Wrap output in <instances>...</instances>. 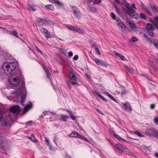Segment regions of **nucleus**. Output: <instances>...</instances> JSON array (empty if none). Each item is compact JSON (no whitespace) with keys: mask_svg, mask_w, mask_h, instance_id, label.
I'll use <instances>...</instances> for the list:
<instances>
[{"mask_svg":"<svg viewBox=\"0 0 158 158\" xmlns=\"http://www.w3.org/2000/svg\"><path fill=\"white\" fill-rule=\"evenodd\" d=\"M154 122L156 125H158V117H156L154 119Z\"/></svg>","mask_w":158,"mask_h":158,"instance_id":"obj_40","label":"nucleus"},{"mask_svg":"<svg viewBox=\"0 0 158 158\" xmlns=\"http://www.w3.org/2000/svg\"><path fill=\"white\" fill-rule=\"evenodd\" d=\"M150 65L153 67L154 68H155L156 66V63L155 62L153 61L152 60H150L149 63Z\"/></svg>","mask_w":158,"mask_h":158,"instance_id":"obj_23","label":"nucleus"},{"mask_svg":"<svg viewBox=\"0 0 158 158\" xmlns=\"http://www.w3.org/2000/svg\"><path fill=\"white\" fill-rule=\"evenodd\" d=\"M44 139H45V142L48 145H50V143L49 140L46 137H45Z\"/></svg>","mask_w":158,"mask_h":158,"instance_id":"obj_50","label":"nucleus"},{"mask_svg":"<svg viewBox=\"0 0 158 158\" xmlns=\"http://www.w3.org/2000/svg\"><path fill=\"white\" fill-rule=\"evenodd\" d=\"M154 46L158 49V41L157 40H154L153 43Z\"/></svg>","mask_w":158,"mask_h":158,"instance_id":"obj_42","label":"nucleus"},{"mask_svg":"<svg viewBox=\"0 0 158 158\" xmlns=\"http://www.w3.org/2000/svg\"><path fill=\"white\" fill-rule=\"evenodd\" d=\"M118 27L121 30H122L125 27L124 25L123 22L120 23V24H118Z\"/></svg>","mask_w":158,"mask_h":158,"instance_id":"obj_32","label":"nucleus"},{"mask_svg":"<svg viewBox=\"0 0 158 158\" xmlns=\"http://www.w3.org/2000/svg\"><path fill=\"white\" fill-rule=\"evenodd\" d=\"M76 32L78 33L81 34H84L85 33V31L82 29H80L77 27Z\"/></svg>","mask_w":158,"mask_h":158,"instance_id":"obj_26","label":"nucleus"},{"mask_svg":"<svg viewBox=\"0 0 158 158\" xmlns=\"http://www.w3.org/2000/svg\"><path fill=\"white\" fill-rule=\"evenodd\" d=\"M20 78L19 76L11 75L9 77V82L11 85L17 86L19 83Z\"/></svg>","mask_w":158,"mask_h":158,"instance_id":"obj_4","label":"nucleus"},{"mask_svg":"<svg viewBox=\"0 0 158 158\" xmlns=\"http://www.w3.org/2000/svg\"><path fill=\"white\" fill-rule=\"evenodd\" d=\"M154 136L158 139V132L156 131Z\"/></svg>","mask_w":158,"mask_h":158,"instance_id":"obj_61","label":"nucleus"},{"mask_svg":"<svg viewBox=\"0 0 158 158\" xmlns=\"http://www.w3.org/2000/svg\"><path fill=\"white\" fill-rule=\"evenodd\" d=\"M146 28L147 33L151 36L153 37L154 35L153 31L155 30L153 26L150 23H148Z\"/></svg>","mask_w":158,"mask_h":158,"instance_id":"obj_6","label":"nucleus"},{"mask_svg":"<svg viewBox=\"0 0 158 158\" xmlns=\"http://www.w3.org/2000/svg\"><path fill=\"white\" fill-rule=\"evenodd\" d=\"M7 34L11 35H12L16 37L19 38L18 36V33L15 30H13L12 31H9L7 32Z\"/></svg>","mask_w":158,"mask_h":158,"instance_id":"obj_19","label":"nucleus"},{"mask_svg":"<svg viewBox=\"0 0 158 158\" xmlns=\"http://www.w3.org/2000/svg\"><path fill=\"white\" fill-rule=\"evenodd\" d=\"M71 115V119L73 120H74L75 119V117L73 115V113Z\"/></svg>","mask_w":158,"mask_h":158,"instance_id":"obj_55","label":"nucleus"},{"mask_svg":"<svg viewBox=\"0 0 158 158\" xmlns=\"http://www.w3.org/2000/svg\"><path fill=\"white\" fill-rule=\"evenodd\" d=\"M109 143L113 147L115 150H117L120 153L123 152L124 146L122 145L121 144L118 143L114 144L110 141H109Z\"/></svg>","mask_w":158,"mask_h":158,"instance_id":"obj_7","label":"nucleus"},{"mask_svg":"<svg viewBox=\"0 0 158 158\" xmlns=\"http://www.w3.org/2000/svg\"><path fill=\"white\" fill-rule=\"evenodd\" d=\"M42 29L43 32L45 34V37L46 39L51 38L50 35L46 29L42 28Z\"/></svg>","mask_w":158,"mask_h":158,"instance_id":"obj_16","label":"nucleus"},{"mask_svg":"<svg viewBox=\"0 0 158 158\" xmlns=\"http://www.w3.org/2000/svg\"><path fill=\"white\" fill-rule=\"evenodd\" d=\"M122 107L126 111L130 112L132 110L130 105L128 102L122 103Z\"/></svg>","mask_w":158,"mask_h":158,"instance_id":"obj_10","label":"nucleus"},{"mask_svg":"<svg viewBox=\"0 0 158 158\" xmlns=\"http://www.w3.org/2000/svg\"><path fill=\"white\" fill-rule=\"evenodd\" d=\"M151 7L153 11L155 12H158V7L155 4L152 5Z\"/></svg>","mask_w":158,"mask_h":158,"instance_id":"obj_22","label":"nucleus"},{"mask_svg":"<svg viewBox=\"0 0 158 158\" xmlns=\"http://www.w3.org/2000/svg\"><path fill=\"white\" fill-rule=\"evenodd\" d=\"M152 23L155 27L158 30V16L153 17Z\"/></svg>","mask_w":158,"mask_h":158,"instance_id":"obj_15","label":"nucleus"},{"mask_svg":"<svg viewBox=\"0 0 158 158\" xmlns=\"http://www.w3.org/2000/svg\"><path fill=\"white\" fill-rule=\"evenodd\" d=\"M95 63L101 65L103 66L107 67V64L99 59L95 58L93 59Z\"/></svg>","mask_w":158,"mask_h":158,"instance_id":"obj_13","label":"nucleus"},{"mask_svg":"<svg viewBox=\"0 0 158 158\" xmlns=\"http://www.w3.org/2000/svg\"><path fill=\"white\" fill-rule=\"evenodd\" d=\"M110 16L113 19L116 20V23L117 25L122 22L120 19L118 17H116L113 12H112L111 13Z\"/></svg>","mask_w":158,"mask_h":158,"instance_id":"obj_12","label":"nucleus"},{"mask_svg":"<svg viewBox=\"0 0 158 158\" xmlns=\"http://www.w3.org/2000/svg\"><path fill=\"white\" fill-rule=\"evenodd\" d=\"M88 9L90 11L93 12H95L97 11L95 7L89 6V7Z\"/></svg>","mask_w":158,"mask_h":158,"instance_id":"obj_31","label":"nucleus"},{"mask_svg":"<svg viewBox=\"0 0 158 158\" xmlns=\"http://www.w3.org/2000/svg\"><path fill=\"white\" fill-rule=\"evenodd\" d=\"M154 156H155L157 158H158V152L155 153Z\"/></svg>","mask_w":158,"mask_h":158,"instance_id":"obj_64","label":"nucleus"},{"mask_svg":"<svg viewBox=\"0 0 158 158\" xmlns=\"http://www.w3.org/2000/svg\"><path fill=\"white\" fill-rule=\"evenodd\" d=\"M69 77L72 80L70 81V82L73 85H78V84L77 83V77L73 73L72 71H69Z\"/></svg>","mask_w":158,"mask_h":158,"instance_id":"obj_5","label":"nucleus"},{"mask_svg":"<svg viewBox=\"0 0 158 158\" xmlns=\"http://www.w3.org/2000/svg\"><path fill=\"white\" fill-rule=\"evenodd\" d=\"M113 53L115 55L117 56H119L122 60L124 61L126 60L124 56L122 54H121L115 51L113 52Z\"/></svg>","mask_w":158,"mask_h":158,"instance_id":"obj_18","label":"nucleus"},{"mask_svg":"<svg viewBox=\"0 0 158 158\" xmlns=\"http://www.w3.org/2000/svg\"><path fill=\"white\" fill-rule=\"evenodd\" d=\"M17 64V61L5 62L2 66V69L5 73L9 75L15 70Z\"/></svg>","mask_w":158,"mask_h":158,"instance_id":"obj_2","label":"nucleus"},{"mask_svg":"<svg viewBox=\"0 0 158 158\" xmlns=\"http://www.w3.org/2000/svg\"><path fill=\"white\" fill-rule=\"evenodd\" d=\"M35 48H36V50L38 52L40 53L41 54H42V51L40 49L36 46H35Z\"/></svg>","mask_w":158,"mask_h":158,"instance_id":"obj_51","label":"nucleus"},{"mask_svg":"<svg viewBox=\"0 0 158 158\" xmlns=\"http://www.w3.org/2000/svg\"><path fill=\"white\" fill-rule=\"evenodd\" d=\"M144 10L148 14L151 15V13L150 12L148 8H147L146 7H145L144 8Z\"/></svg>","mask_w":158,"mask_h":158,"instance_id":"obj_53","label":"nucleus"},{"mask_svg":"<svg viewBox=\"0 0 158 158\" xmlns=\"http://www.w3.org/2000/svg\"><path fill=\"white\" fill-rule=\"evenodd\" d=\"M80 139H83L87 142L88 141V139H87L85 137H83L81 135V137H80Z\"/></svg>","mask_w":158,"mask_h":158,"instance_id":"obj_52","label":"nucleus"},{"mask_svg":"<svg viewBox=\"0 0 158 158\" xmlns=\"http://www.w3.org/2000/svg\"><path fill=\"white\" fill-rule=\"evenodd\" d=\"M81 135L79 134L77 132L74 131L71 132L69 135H68L69 136L71 137L78 138L80 139L81 137Z\"/></svg>","mask_w":158,"mask_h":158,"instance_id":"obj_14","label":"nucleus"},{"mask_svg":"<svg viewBox=\"0 0 158 158\" xmlns=\"http://www.w3.org/2000/svg\"><path fill=\"white\" fill-rule=\"evenodd\" d=\"M155 106V105L153 104H151L150 106V108L151 109H153L154 108Z\"/></svg>","mask_w":158,"mask_h":158,"instance_id":"obj_63","label":"nucleus"},{"mask_svg":"<svg viewBox=\"0 0 158 158\" xmlns=\"http://www.w3.org/2000/svg\"><path fill=\"white\" fill-rule=\"evenodd\" d=\"M52 3H54L59 6L60 7H62L63 6V5L62 3L59 2L57 0H49Z\"/></svg>","mask_w":158,"mask_h":158,"instance_id":"obj_20","label":"nucleus"},{"mask_svg":"<svg viewBox=\"0 0 158 158\" xmlns=\"http://www.w3.org/2000/svg\"><path fill=\"white\" fill-rule=\"evenodd\" d=\"M95 49L98 54H100V52L98 47L95 46Z\"/></svg>","mask_w":158,"mask_h":158,"instance_id":"obj_48","label":"nucleus"},{"mask_svg":"<svg viewBox=\"0 0 158 158\" xmlns=\"http://www.w3.org/2000/svg\"><path fill=\"white\" fill-rule=\"evenodd\" d=\"M72 8V11L75 14V17L80 19L81 17V14L79 10L76 7L71 6Z\"/></svg>","mask_w":158,"mask_h":158,"instance_id":"obj_8","label":"nucleus"},{"mask_svg":"<svg viewBox=\"0 0 158 158\" xmlns=\"http://www.w3.org/2000/svg\"><path fill=\"white\" fill-rule=\"evenodd\" d=\"M10 111L14 113L18 114L20 111V108L18 106H12L10 109Z\"/></svg>","mask_w":158,"mask_h":158,"instance_id":"obj_9","label":"nucleus"},{"mask_svg":"<svg viewBox=\"0 0 158 158\" xmlns=\"http://www.w3.org/2000/svg\"><path fill=\"white\" fill-rule=\"evenodd\" d=\"M45 8L47 9L51 10H53L54 8L53 6L51 4L46 5L45 6Z\"/></svg>","mask_w":158,"mask_h":158,"instance_id":"obj_30","label":"nucleus"},{"mask_svg":"<svg viewBox=\"0 0 158 158\" xmlns=\"http://www.w3.org/2000/svg\"><path fill=\"white\" fill-rule=\"evenodd\" d=\"M123 4L128 9H123V12L124 14L127 16H130L132 18L137 19L138 17V14L136 12H134L132 11L131 7L130 6V4L126 1V0H123Z\"/></svg>","mask_w":158,"mask_h":158,"instance_id":"obj_3","label":"nucleus"},{"mask_svg":"<svg viewBox=\"0 0 158 158\" xmlns=\"http://www.w3.org/2000/svg\"><path fill=\"white\" fill-rule=\"evenodd\" d=\"M3 117L2 116V114L0 113V122L2 121Z\"/></svg>","mask_w":158,"mask_h":158,"instance_id":"obj_58","label":"nucleus"},{"mask_svg":"<svg viewBox=\"0 0 158 158\" xmlns=\"http://www.w3.org/2000/svg\"><path fill=\"white\" fill-rule=\"evenodd\" d=\"M109 131L110 134L112 135H113L114 136V135L115 134L114 131L110 129Z\"/></svg>","mask_w":158,"mask_h":158,"instance_id":"obj_45","label":"nucleus"},{"mask_svg":"<svg viewBox=\"0 0 158 158\" xmlns=\"http://www.w3.org/2000/svg\"><path fill=\"white\" fill-rule=\"evenodd\" d=\"M60 117L61 120L64 122L66 121L69 118L68 116L64 115H61Z\"/></svg>","mask_w":158,"mask_h":158,"instance_id":"obj_25","label":"nucleus"},{"mask_svg":"<svg viewBox=\"0 0 158 158\" xmlns=\"http://www.w3.org/2000/svg\"><path fill=\"white\" fill-rule=\"evenodd\" d=\"M126 93V90L125 89H123L121 91V94L122 95H123Z\"/></svg>","mask_w":158,"mask_h":158,"instance_id":"obj_62","label":"nucleus"},{"mask_svg":"<svg viewBox=\"0 0 158 158\" xmlns=\"http://www.w3.org/2000/svg\"><path fill=\"white\" fill-rule=\"evenodd\" d=\"M73 53L72 51H70L68 52V56L69 57H71L73 56Z\"/></svg>","mask_w":158,"mask_h":158,"instance_id":"obj_54","label":"nucleus"},{"mask_svg":"<svg viewBox=\"0 0 158 158\" xmlns=\"http://www.w3.org/2000/svg\"><path fill=\"white\" fill-rule=\"evenodd\" d=\"M32 106V104L30 103L29 104L27 105L24 107V110H28L31 108Z\"/></svg>","mask_w":158,"mask_h":158,"instance_id":"obj_36","label":"nucleus"},{"mask_svg":"<svg viewBox=\"0 0 158 158\" xmlns=\"http://www.w3.org/2000/svg\"><path fill=\"white\" fill-rule=\"evenodd\" d=\"M29 139L34 142L36 143L38 142V140L34 135L30 136L29 137Z\"/></svg>","mask_w":158,"mask_h":158,"instance_id":"obj_28","label":"nucleus"},{"mask_svg":"<svg viewBox=\"0 0 158 158\" xmlns=\"http://www.w3.org/2000/svg\"><path fill=\"white\" fill-rule=\"evenodd\" d=\"M104 94L113 101L117 103H118V102L116 100V99L114 98V97L107 92L106 91L104 92Z\"/></svg>","mask_w":158,"mask_h":158,"instance_id":"obj_21","label":"nucleus"},{"mask_svg":"<svg viewBox=\"0 0 158 158\" xmlns=\"http://www.w3.org/2000/svg\"><path fill=\"white\" fill-rule=\"evenodd\" d=\"M78 56L77 55H75L73 57V59L74 60H77L78 59Z\"/></svg>","mask_w":158,"mask_h":158,"instance_id":"obj_57","label":"nucleus"},{"mask_svg":"<svg viewBox=\"0 0 158 158\" xmlns=\"http://www.w3.org/2000/svg\"><path fill=\"white\" fill-rule=\"evenodd\" d=\"M143 35L144 37L146 39V40H149V39L146 34H144Z\"/></svg>","mask_w":158,"mask_h":158,"instance_id":"obj_59","label":"nucleus"},{"mask_svg":"<svg viewBox=\"0 0 158 158\" xmlns=\"http://www.w3.org/2000/svg\"><path fill=\"white\" fill-rule=\"evenodd\" d=\"M32 123V121H29L28 122H27L26 123V124L27 126H30L31 125V123Z\"/></svg>","mask_w":158,"mask_h":158,"instance_id":"obj_56","label":"nucleus"},{"mask_svg":"<svg viewBox=\"0 0 158 158\" xmlns=\"http://www.w3.org/2000/svg\"><path fill=\"white\" fill-rule=\"evenodd\" d=\"M123 152H124L127 154H130L131 153L130 150L125 147L123 148Z\"/></svg>","mask_w":158,"mask_h":158,"instance_id":"obj_34","label":"nucleus"},{"mask_svg":"<svg viewBox=\"0 0 158 158\" xmlns=\"http://www.w3.org/2000/svg\"><path fill=\"white\" fill-rule=\"evenodd\" d=\"M130 6L131 7V8L130 9H131L132 11H133V12H135V10H134V9H136V8L135 7V4H134V3H132L131 4V6L130 5Z\"/></svg>","mask_w":158,"mask_h":158,"instance_id":"obj_37","label":"nucleus"},{"mask_svg":"<svg viewBox=\"0 0 158 158\" xmlns=\"http://www.w3.org/2000/svg\"><path fill=\"white\" fill-rule=\"evenodd\" d=\"M46 73L47 74V77L48 78H50L51 77V75L50 73H49V72H48V70H46Z\"/></svg>","mask_w":158,"mask_h":158,"instance_id":"obj_47","label":"nucleus"},{"mask_svg":"<svg viewBox=\"0 0 158 158\" xmlns=\"http://www.w3.org/2000/svg\"><path fill=\"white\" fill-rule=\"evenodd\" d=\"M99 97L102 100L106 102L107 101L106 99L104 98L102 96V95H99Z\"/></svg>","mask_w":158,"mask_h":158,"instance_id":"obj_49","label":"nucleus"},{"mask_svg":"<svg viewBox=\"0 0 158 158\" xmlns=\"http://www.w3.org/2000/svg\"><path fill=\"white\" fill-rule=\"evenodd\" d=\"M32 106V104L30 103L29 104L27 105L24 107V110H28L31 108Z\"/></svg>","mask_w":158,"mask_h":158,"instance_id":"obj_35","label":"nucleus"},{"mask_svg":"<svg viewBox=\"0 0 158 158\" xmlns=\"http://www.w3.org/2000/svg\"><path fill=\"white\" fill-rule=\"evenodd\" d=\"M114 136L117 139L119 140V141H125V142L126 141L125 140H124V139L121 138V137H120L117 134H115L114 135Z\"/></svg>","mask_w":158,"mask_h":158,"instance_id":"obj_24","label":"nucleus"},{"mask_svg":"<svg viewBox=\"0 0 158 158\" xmlns=\"http://www.w3.org/2000/svg\"><path fill=\"white\" fill-rule=\"evenodd\" d=\"M156 131L153 129H149L145 132V134L146 136L148 137H152V136H155Z\"/></svg>","mask_w":158,"mask_h":158,"instance_id":"obj_11","label":"nucleus"},{"mask_svg":"<svg viewBox=\"0 0 158 158\" xmlns=\"http://www.w3.org/2000/svg\"><path fill=\"white\" fill-rule=\"evenodd\" d=\"M66 26L67 28H68L69 30L76 32L77 27L75 26L72 25H66Z\"/></svg>","mask_w":158,"mask_h":158,"instance_id":"obj_17","label":"nucleus"},{"mask_svg":"<svg viewBox=\"0 0 158 158\" xmlns=\"http://www.w3.org/2000/svg\"><path fill=\"white\" fill-rule=\"evenodd\" d=\"M129 24L130 26L132 28L134 29L136 28L135 25L134 23H131L130 21H129Z\"/></svg>","mask_w":158,"mask_h":158,"instance_id":"obj_43","label":"nucleus"},{"mask_svg":"<svg viewBox=\"0 0 158 158\" xmlns=\"http://www.w3.org/2000/svg\"><path fill=\"white\" fill-rule=\"evenodd\" d=\"M44 18H38L37 19V22L40 23H42L43 24Z\"/></svg>","mask_w":158,"mask_h":158,"instance_id":"obj_39","label":"nucleus"},{"mask_svg":"<svg viewBox=\"0 0 158 158\" xmlns=\"http://www.w3.org/2000/svg\"><path fill=\"white\" fill-rule=\"evenodd\" d=\"M139 137H143V135L141 134V133L138 131H135L134 132Z\"/></svg>","mask_w":158,"mask_h":158,"instance_id":"obj_41","label":"nucleus"},{"mask_svg":"<svg viewBox=\"0 0 158 158\" xmlns=\"http://www.w3.org/2000/svg\"><path fill=\"white\" fill-rule=\"evenodd\" d=\"M139 17L140 19H146V17L145 15L143 13H141L139 15Z\"/></svg>","mask_w":158,"mask_h":158,"instance_id":"obj_38","label":"nucleus"},{"mask_svg":"<svg viewBox=\"0 0 158 158\" xmlns=\"http://www.w3.org/2000/svg\"><path fill=\"white\" fill-rule=\"evenodd\" d=\"M137 40V39L135 37L133 36L132 38L129 40V43H131L135 42Z\"/></svg>","mask_w":158,"mask_h":158,"instance_id":"obj_29","label":"nucleus"},{"mask_svg":"<svg viewBox=\"0 0 158 158\" xmlns=\"http://www.w3.org/2000/svg\"><path fill=\"white\" fill-rule=\"evenodd\" d=\"M27 94L24 85H23L21 88L11 93L13 94L14 102L20 103L23 105Z\"/></svg>","mask_w":158,"mask_h":158,"instance_id":"obj_1","label":"nucleus"},{"mask_svg":"<svg viewBox=\"0 0 158 158\" xmlns=\"http://www.w3.org/2000/svg\"><path fill=\"white\" fill-rule=\"evenodd\" d=\"M28 6H29V10H31L32 11H35V8H34V7H33L32 6L29 5Z\"/></svg>","mask_w":158,"mask_h":158,"instance_id":"obj_44","label":"nucleus"},{"mask_svg":"<svg viewBox=\"0 0 158 158\" xmlns=\"http://www.w3.org/2000/svg\"><path fill=\"white\" fill-rule=\"evenodd\" d=\"M115 8V10L118 14H121V12L120 11V10H119V9L116 6H114Z\"/></svg>","mask_w":158,"mask_h":158,"instance_id":"obj_46","label":"nucleus"},{"mask_svg":"<svg viewBox=\"0 0 158 158\" xmlns=\"http://www.w3.org/2000/svg\"><path fill=\"white\" fill-rule=\"evenodd\" d=\"M52 23V22L51 20L46 18H44L43 24H50Z\"/></svg>","mask_w":158,"mask_h":158,"instance_id":"obj_27","label":"nucleus"},{"mask_svg":"<svg viewBox=\"0 0 158 158\" xmlns=\"http://www.w3.org/2000/svg\"><path fill=\"white\" fill-rule=\"evenodd\" d=\"M126 68L127 70L131 73V74L133 73H134V70L132 67H128L126 66Z\"/></svg>","mask_w":158,"mask_h":158,"instance_id":"obj_33","label":"nucleus"},{"mask_svg":"<svg viewBox=\"0 0 158 158\" xmlns=\"http://www.w3.org/2000/svg\"><path fill=\"white\" fill-rule=\"evenodd\" d=\"M96 110L99 113L101 114H103L102 112L99 109H96Z\"/></svg>","mask_w":158,"mask_h":158,"instance_id":"obj_60","label":"nucleus"}]
</instances>
